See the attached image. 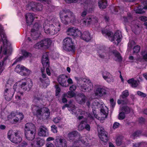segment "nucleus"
<instances>
[{"instance_id": "1", "label": "nucleus", "mask_w": 147, "mask_h": 147, "mask_svg": "<svg viewBox=\"0 0 147 147\" xmlns=\"http://www.w3.org/2000/svg\"><path fill=\"white\" fill-rule=\"evenodd\" d=\"M32 86V81L30 79L27 80L26 79H22L18 81L13 86V88H6L4 90V96L5 99L8 101L11 100L13 96L15 91L17 92L16 98L17 100L21 99V96L23 94L22 91L29 90Z\"/></svg>"}, {"instance_id": "48", "label": "nucleus", "mask_w": 147, "mask_h": 147, "mask_svg": "<svg viewBox=\"0 0 147 147\" xmlns=\"http://www.w3.org/2000/svg\"><path fill=\"white\" fill-rule=\"evenodd\" d=\"M137 93V94L138 95L142 97H145L146 96V95L145 94H144L140 91H138Z\"/></svg>"}, {"instance_id": "2", "label": "nucleus", "mask_w": 147, "mask_h": 147, "mask_svg": "<svg viewBox=\"0 0 147 147\" xmlns=\"http://www.w3.org/2000/svg\"><path fill=\"white\" fill-rule=\"evenodd\" d=\"M3 30V27L0 24V41H2L3 44V46L1 49L0 58L3 57H5L3 60L0 62V75L6 66L8 60L7 57L11 52V49L9 46L10 43L7 40L6 35L2 31Z\"/></svg>"}, {"instance_id": "18", "label": "nucleus", "mask_w": 147, "mask_h": 147, "mask_svg": "<svg viewBox=\"0 0 147 147\" xmlns=\"http://www.w3.org/2000/svg\"><path fill=\"white\" fill-rule=\"evenodd\" d=\"M97 129L98 137L100 140L104 142H107L108 138L106 132L104 131L103 128L100 126H98Z\"/></svg>"}, {"instance_id": "33", "label": "nucleus", "mask_w": 147, "mask_h": 147, "mask_svg": "<svg viewBox=\"0 0 147 147\" xmlns=\"http://www.w3.org/2000/svg\"><path fill=\"white\" fill-rule=\"evenodd\" d=\"M78 102L80 104H83L86 102V101L87 100V97L83 94H81L78 96V98H76Z\"/></svg>"}, {"instance_id": "49", "label": "nucleus", "mask_w": 147, "mask_h": 147, "mask_svg": "<svg viewBox=\"0 0 147 147\" xmlns=\"http://www.w3.org/2000/svg\"><path fill=\"white\" fill-rule=\"evenodd\" d=\"M135 43L133 41H130L128 43V47L129 48H131L134 46Z\"/></svg>"}, {"instance_id": "31", "label": "nucleus", "mask_w": 147, "mask_h": 147, "mask_svg": "<svg viewBox=\"0 0 147 147\" xmlns=\"http://www.w3.org/2000/svg\"><path fill=\"white\" fill-rule=\"evenodd\" d=\"M26 22L28 25H30L34 19V14L32 13H27L25 16Z\"/></svg>"}, {"instance_id": "20", "label": "nucleus", "mask_w": 147, "mask_h": 147, "mask_svg": "<svg viewBox=\"0 0 147 147\" xmlns=\"http://www.w3.org/2000/svg\"><path fill=\"white\" fill-rule=\"evenodd\" d=\"M27 9L32 10L33 11H40L42 10V6L41 4H36L34 2L29 3L27 6Z\"/></svg>"}, {"instance_id": "4", "label": "nucleus", "mask_w": 147, "mask_h": 147, "mask_svg": "<svg viewBox=\"0 0 147 147\" xmlns=\"http://www.w3.org/2000/svg\"><path fill=\"white\" fill-rule=\"evenodd\" d=\"M91 105L93 115L96 119L103 120L106 118L108 113V109L104 105L100 104L98 102L93 100Z\"/></svg>"}, {"instance_id": "53", "label": "nucleus", "mask_w": 147, "mask_h": 147, "mask_svg": "<svg viewBox=\"0 0 147 147\" xmlns=\"http://www.w3.org/2000/svg\"><path fill=\"white\" fill-rule=\"evenodd\" d=\"M140 135V133L138 131H136L134 132L132 135V136L133 138H135L138 136Z\"/></svg>"}, {"instance_id": "64", "label": "nucleus", "mask_w": 147, "mask_h": 147, "mask_svg": "<svg viewBox=\"0 0 147 147\" xmlns=\"http://www.w3.org/2000/svg\"><path fill=\"white\" fill-rule=\"evenodd\" d=\"M143 76L145 79L147 80V73L143 74Z\"/></svg>"}, {"instance_id": "7", "label": "nucleus", "mask_w": 147, "mask_h": 147, "mask_svg": "<svg viewBox=\"0 0 147 147\" xmlns=\"http://www.w3.org/2000/svg\"><path fill=\"white\" fill-rule=\"evenodd\" d=\"M32 109L34 114L40 120L47 119L50 116V110L48 108L45 107L41 109L37 106H33Z\"/></svg>"}, {"instance_id": "57", "label": "nucleus", "mask_w": 147, "mask_h": 147, "mask_svg": "<svg viewBox=\"0 0 147 147\" xmlns=\"http://www.w3.org/2000/svg\"><path fill=\"white\" fill-rule=\"evenodd\" d=\"M143 58L144 59H147V53L144 52L142 54Z\"/></svg>"}, {"instance_id": "6", "label": "nucleus", "mask_w": 147, "mask_h": 147, "mask_svg": "<svg viewBox=\"0 0 147 147\" xmlns=\"http://www.w3.org/2000/svg\"><path fill=\"white\" fill-rule=\"evenodd\" d=\"M42 62L43 67L41 69V71L42 73V77L43 79L40 78V81L42 83L44 87H46L49 84V80L46 77V75L44 73L45 70V67H46V71L47 74L49 76L51 74L50 69L49 61L48 58L47 54L45 53L42 56Z\"/></svg>"}, {"instance_id": "63", "label": "nucleus", "mask_w": 147, "mask_h": 147, "mask_svg": "<svg viewBox=\"0 0 147 147\" xmlns=\"http://www.w3.org/2000/svg\"><path fill=\"white\" fill-rule=\"evenodd\" d=\"M109 147H115L113 144L111 142L109 143Z\"/></svg>"}, {"instance_id": "25", "label": "nucleus", "mask_w": 147, "mask_h": 147, "mask_svg": "<svg viewBox=\"0 0 147 147\" xmlns=\"http://www.w3.org/2000/svg\"><path fill=\"white\" fill-rule=\"evenodd\" d=\"M38 135L40 136L46 137L49 135L48 130L46 127L41 126L39 128Z\"/></svg>"}, {"instance_id": "36", "label": "nucleus", "mask_w": 147, "mask_h": 147, "mask_svg": "<svg viewBox=\"0 0 147 147\" xmlns=\"http://www.w3.org/2000/svg\"><path fill=\"white\" fill-rule=\"evenodd\" d=\"M143 9L147 10V3L144 7H142V6L138 7L136 9H135V11L136 13H143L145 12V11L143 10Z\"/></svg>"}, {"instance_id": "54", "label": "nucleus", "mask_w": 147, "mask_h": 147, "mask_svg": "<svg viewBox=\"0 0 147 147\" xmlns=\"http://www.w3.org/2000/svg\"><path fill=\"white\" fill-rule=\"evenodd\" d=\"M140 19L143 21H145L147 20V17L142 16L140 18Z\"/></svg>"}, {"instance_id": "52", "label": "nucleus", "mask_w": 147, "mask_h": 147, "mask_svg": "<svg viewBox=\"0 0 147 147\" xmlns=\"http://www.w3.org/2000/svg\"><path fill=\"white\" fill-rule=\"evenodd\" d=\"M76 89V86L75 85H73L71 86L69 88V90L70 91L73 92L75 91Z\"/></svg>"}, {"instance_id": "59", "label": "nucleus", "mask_w": 147, "mask_h": 147, "mask_svg": "<svg viewBox=\"0 0 147 147\" xmlns=\"http://www.w3.org/2000/svg\"><path fill=\"white\" fill-rule=\"evenodd\" d=\"M54 140V138H53L51 137H49L47 138L46 140L47 142H49L53 140Z\"/></svg>"}, {"instance_id": "45", "label": "nucleus", "mask_w": 147, "mask_h": 147, "mask_svg": "<svg viewBox=\"0 0 147 147\" xmlns=\"http://www.w3.org/2000/svg\"><path fill=\"white\" fill-rule=\"evenodd\" d=\"M62 119L60 117H57L53 119V121L55 123H57L61 122Z\"/></svg>"}, {"instance_id": "9", "label": "nucleus", "mask_w": 147, "mask_h": 147, "mask_svg": "<svg viewBox=\"0 0 147 147\" xmlns=\"http://www.w3.org/2000/svg\"><path fill=\"white\" fill-rule=\"evenodd\" d=\"M35 129L34 125L31 123H27L25 125V134L26 138L29 140H33L35 137Z\"/></svg>"}, {"instance_id": "22", "label": "nucleus", "mask_w": 147, "mask_h": 147, "mask_svg": "<svg viewBox=\"0 0 147 147\" xmlns=\"http://www.w3.org/2000/svg\"><path fill=\"white\" fill-rule=\"evenodd\" d=\"M67 77L65 75H61L58 77L57 80L59 84L63 87H67L69 86L67 82Z\"/></svg>"}, {"instance_id": "55", "label": "nucleus", "mask_w": 147, "mask_h": 147, "mask_svg": "<svg viewBox=\"0 0 147 147\" xmlns=\"http://www.w3.org/2000/svg\"><path fill=\"white\" fill-rule=\"evenodd\" d=\"M67 84L69 85V84H72L73 83V81L70 78H68V79H67Z\"/></svg>"}, {"instance_id": "46", "label": "nucleus", "mask_w": 147, "mask_h": 147, "mask_svg": "<svg viewBox=\"0 0 147 147\" xmlns=\"http://www.w3.org/2000/svg\"><path fill=\"white\" fill-rule=\"evenodd\" d=\"M52 131L54 133H57V128L56 126L55 125H53L51 126Z\"/></svg>"}, {"instance_id": "24", "label": "nucleus", "mask_w": 147, "mask_h": 147, "mask_svg": "<svg viewBox=\"0 0 147 147\" xmlns=\"http://www.w3.org/2000/svg\"><path fill=\"white\" fill-rule=\"evenodd\" d=\"M97 19L94 16H89L87 19L82 20L81 21V22H82L83 25H86L88 26L91 23L93 24L96 23L97 22Z\"/></svg>"}, {"instance_id": "61", "label": "nucleus", "mask_w": 147, "mask_h": 147, "mask_svg": "<svg viewBox=\"0 0 147 147\" xmlns=\"http://www.w3.org/2000/svg\"><path fill=\"white\" fill-rule=\"evenodd\" d=\"M87 13L85 11H84L82 14V16L83 17H84L86 15V14Z\"/></svg>"}, {"instance_id": "23", "label": "nucleus", "mask_w": 147, "mask_h": 147, "mask_svg": "<svg viewBox=\"0 0 147 147\" xmlns=\"http://www.w3.org/2000/svg\"><path fill=\"white\" fill-rule=\"evenodd\" d=\"M94 93L96 96L98 97H102L107 94V88L98 86L96 88Z\"/></svg>"}, {"instance_id": "58", "label": "nucleus", "mask_w": 147, "mask_h": 147, "mask_svg": "<svg viewBox=\"0 0 147 147\" xmlns=\"http://www.w3.org/2000/svg\"><path fill=\"white\" fill-rule=\"evenodd\" d=\"M47 147H54V145L52 143H48L46 145Z\"/></svg>"}, {"instance_id": "43", "label": "nucleus", "mask_w": 147, "mask_h": 147, "mask_svg": "<svg viewBox=\"0 0 147 147\" xmlns=\"http://www.w3.org/2000/svg\"><path fill=\"white\" fill-rule=\"evenodd\" d=\"M56 88V96H57L59 95L61 91V89L58 85H56L55 86Z\"/></svg>"}, {"instance_id": "40", "label": "nucleus", "mask_w": 147, "mask_h": 147, "mask_svg": "<svg viewBox=\"0 0 147 147\" xmlns=\"http://www.w3.org/2000/svg\"><path fill=\"white\" fill-rule=\"evenodd\" d=\"M116 144L118 146L122 145L123 146H125V144L123 141L122 138L121 137H118L117 138L116 140Z\"/></svg>"}, {"instance_id": "3", "label": "nucleus", "mask_w": 147, "mask_h": 147, "mask_svg": "<svg viewBox=\"0 0 147 147\" xmlns=\"http://www.w3.org/2000/svg\"><path fill=\"white\" fill-rule=\"evenodd\" d=\"M72 101H70L69 102V104H66L63 106L62 107L63 109H64L66 107H68V110L70 111L72 114H74L76 115H81L83 114L84 115L87 117V119L85 121H82L79 124L78 129L80 130H82L85 128V126L86 125V122H90L94 119L93 116L92 115L90 114H88L87 113H85L84 111H82L81 110H79L77 111H76L77 110L76 109L75 107V106L72 105Z\"/></svg>"}, {"instance_id": "10", "label": "nucleus", "mask_w": 147, "mask_h": 147, "mask_svg": "<svg viewBox=\"0 0 147 147\" xmlns=\"http://www.w3.org/2000/svg\"><path fill=\"white\" fill-rule=\"evenodd\" d=\"M63 48L66 51L74 52L75 50L74 43L72 38L67 37L64 39L63 41Z\"/></svg>"}, {"instance_id": "62", "label": "nucleus", "mask_w": 147, "mask_h": 147, "mask_svg": "<svg viewBox=\"0 0 147 147\" xmlns=\"http://www.w3.org/2000/svg\"><path fill=\"white\" fill-rule=\"evenodd\" d=\"M5 128V126L3 125H0V129H3Z\"/></svg>"}, {"instance_id": "12", "label": "nucleus", "mask_w": 147, "mask_h": 147, "mask_svg": "<svg viewBox=\"0 0 147 147\" xmlns=\"http://www.w3.org/2000/svg\"><path fill=\"white\" fill-rule=\"evenodd\" d=\"M102 33L103 34H105L109 37V40L115 44H118L121 40V34L120 32L119 31L116 32L114 36L113 33L110 32L106 33L104 30H102Z\"/></svg>"}, {"instance_id": "8", "label": "nucleus", "mask_w": 147, "mask_h": 147, "mask_svg": "<svg viewBox=\"0 0 147 147\" xmlns=\"http://www.w3.org/2000/svg\"><path fill=\"white\" fill-rule=\"evenodd\" d=\"M60 17L62 22L64 24H67L69 22H73L72 20L75 18L73 13L69 10H63L59 13Z\"/></svg>"}, {"instance_id": "42", "label": "nucleus", "mask_w": 147, "mask_h": 147, "mask_svg": "<svg viewBox=\"0 0 147 147\" xmlns=\"http://www.w3.org/2000/svg\"><path fill=\"white\" fill-rule=\"evenodd\" d=\"M67 97L72 98L75 96V94L74 92L70 91H68L67 94H66Z\"/></svg>"}, {"instance_id": "39", "label": "nucleus", "mask_w": 147, "mask_h": 147, "mask_svg": "<svg viewBox=\"0 0 147 147\" xmlns=\"http://www.w3.org/2000/svg\"><path fill=\"white\" fill-rule=\"evenodd\" d=\"M128 83L133 87H136L138 85V82L136 80H135L133 78L127 81Z\"/></svg>"}, {"instance_id": "44", "label": "nucleus", "mask_w": 147, "mask_h": 147, "mask_svg": "<svg viewBox=\"0 0 147 147\" xmlns=\"http://www.w3.org/2000/svg\"><path fill=\"white\" fill-rule=\"evenodd\" d=\"M140 47L139 46H135L133 49L134 52L135 53H138L140 51Z\"/></svg>"}, {"instance_id": "19", "label": "nucleus", "mask_w": 147, "mask_h": 147, "mask_svg": "<svg viewBox=\"0 0 147 147\" xmlns=\"http://www.w3.org/2000/svg\"><path fill=\"white\" fill-rule=\"evenodd\" d=\"M129 95V92L127 90H125L123 91L122 93V94L120 95L119 98L118 100L117 103L119 105L127 104H129V101L127 99H125Z\"/></svg>"}, {"instance_id": "41", "label": "nucleus", "mask_w": 147, "mask_h": 147, "mask_svg": "<svg viewBox=\"0 0 147 147\" xmlns=\"http://www.w3.org/2000/svg\"><path fill=\"white\" fill-rule=\"evenodd\" d=\"M32 71L25 67L23 73L21 74V75L24 76H28L32 74Z\"/></svg>"}, {"instance_id": "34", "label": "nucleus", "mask_w": 147, "mask_h": 147, "mask_svg": "<svg viewBox=\"0 0 147 147\" xmlns=\"http://www.w3.org/2000/svg\"><path fill=\"white\" fill-rule=\"evenodd\" d=\"M147 146V142H139L133 143L132 147H144Z\"/></svg>"}, {"instance_id": "38", "label": "nucleus", "mask_w": 147, "mask_h": 147, "mask_svg": "<svg viewBox=\"0 0 147 147\" xmlns=\"http://www.w3.org/2000/svg\"><path fill=\"white\" fill-rule=\"evenodd\" d=\"M79 135L77 131H74L70 132L68 134V137L70 140H72L76 139V137Z\"/></svg>"}, {"instance_id": "26", "label": "nucleus", "mask_w": 147, "mask_h": 147, "mask_svg": "<svg viewBox=\"0 0 147 147\" xmlns=\"http://www.w3.org/2000/svg\"><path fill=\"white\" fill-rule=\"evenodd\" d=\"M45 143V141L40 138L35 139L31 144V147H40L43 146Z\"/></svg>"}, {"instance_id": "15", "label": "nucleus", "mask_w": 147, "mask_h": 147, "mask_svg": "<svg viewBox=\"0 0 147 147\" xmlns=\"http://www.w3.org/2000/svg\"><path fill=\"white\" fill-rule=\"evenodd\" d=\"M52 41L50 39H46L38 42L34 46V47L36 49H40L43 47L45 49L49 48L51 45Z\"/></svg>"}, {"instance_id": "27", "label": "nucleus", "mask_w": 147, "mask_h": 147, "mask_svg": "<svg viewBox=\"0 0 147 147\" xmlns=\"http://www.w3.org/2000/svg\"><path fill=\"white\" fill-rule=\"evenodd\" d=\"M130 109L127 106L123 107L121 110V112H120L119 115L118 119L119 120H122L125 117V112L126 113H127L129 112Z\"/></svg>"}, {"instance_id": "5", "label": "nucleus", "mask_w": 147, "mask_h": 147, "mask_svg": "<svg viewBox=\"0 0 147 147\" xmlns=\"http://www.w3.org/2000/svg\"><path fill=\"white\" fill-rule=\"evenodd\" d=\"M45 32L47 34L53 35L60 31V24L56 18H53L49 22L46 20L43 26Z\"/></svg>"}, {"instance_id": "13", "label": "nucleus", "mask_w": 147, "mask_h": 147, "mask_svg": "<svg viewBox=\"0 0 147 147\" xmlns=\"http://www.w3.org/2000/svg\"><path fill=\"white\" fill-rule=\"evenodd\" d=\"M7 135L8 138L13 143H19L22 140V138L19 135L18 132H14L12 130H9Z\"/></svg>"}, {"instance_id": "21", "label": "nucleus", "mask_w": 147, "mask_h": 147, "mask_svg": "<svg viewBox=\"0 0 147 147\" xmlns=\"http://www.w3.org/2000/svg\"><path fill=\"white\" fill-rule=\"evenodd\" d=\"M55 144L57 147H67L65 140L60 136H57L55 141Z\"/></svg>"}, {"instance_id": "28", "label": "nucleus", "mask_w": 147, "mask_h": 147, "mask_svg": "<svg viewBox=\"0 0 147 147\" xmlns=\"http://www.w3.org/2000/svg\"><path fill=\"white\" fill-rule=\"evenodd\" d=\"M109 54L110 58L112 57L111 55L113 54L114 56L113 57L114 59L117 61L120 62L122 60V57L120 53L116 51H113L112 52L109 53Z\"/></svg>"}, {"instance_id": "60", "label": "nucleus", "mask_w": 147, "mask_h": 147, "mask_svg": "<svg viewBox=\"0 0 147 147\" xmlns=\"http://www.w3.org/2000/svg\"><path fill=\"white\" fill-rule=\"evenodd\" d=\"M27 145V144L25 142H23L22 144V147H25Z\"/></svg>"}, {"instance_id": "51", "label": "nucleus", "mask_w": 147, "mask_h": 147, "mask_svg": "<svg viewBox=\"0 0 147 147\" xmlns=\"http://www.w3.org/2000/svg\"><path fill=\"white\" fill-rule=\"evenodd\" d=\"M110 102L112 107H114L115 105V102L114 101V99L113 98L111 99H110Z\"/></svg>"}, {"instance_id": "47", "label": "nucleus", "mask_w": 147, "mask_h": 147, "mask_svg": "<svg viewBox=\"0 0 147 147\" xmlns=\"http://www.w3.org/2000/svg\"><path fill=\"white\" fill-rule=\"evenodd\" d=\"M120 125V124L118 122H115L113 124V129H115L118 128Z\"/></svg>"}, {"instance_id": "14", "label": "nucleus", "mask_w": 147, "mask_h": 147, "mask_svg": "<svg viewBox=\"0 0 147 147\" xmlns=\"http://www.w3.org/2000/svg\"><path fill=\"white\" fill-rule=\"evenodd\" d=\"M24 116L22 113H20L14 112L11 113L8 117V120L13 123H15L22 119Z\"/></svg>"}, {"instance_id": "32", "label": "nucleus", "mask_w": 147, "mask_h": 147, "mask_svg": "<svg viewBox=\"0 0 147 147\" xmlns=\"http://www.w3.org/2000/svg\"><path fill=\"white\" fill-rule=\"evenodd\" d=\"M79 37H81L83 40L87 42H88L91 39L90 36L88 31L84 32L82 34L81 33V36Z\"/></svg>"}, {"instance_id": "30", "label": "nucleus", "mask_w": 147, "mask_h": 147, "mask_svg": "<svg viewBox=\"0 0 147 147\" xmlns=\"http://www.w3.org/2000/svg\"><path fill=\"white\" fill-rule=\"evenodd\" d=\"M23 56H21L16 59L15 62L13 63L12 65L15 64L17 62L21 61L22 60L24 59L25 58L31 56V54L27 52L26 51H22Z\"/></svg>"}, {"instance_id": "11", "label": "nucleus", "mask_w": 147, "mask_h": 147, "mask_svg": "<svg viewBox=\"0 0 147 147\" xmlns=\"http://www.w3.org/2000/svg\"><path fill=\"white\" fill-rule=\"evenodd\" d=\"M75 79L79 82L81 81V89L82 91L90 92L93 89V85L90 81L86 79L79 78L77 77H75Z\"/></svg>"}, {"instance_id": "35", "label": "nucleus", "mask_w": 147, "mask_h": 147, "mask_svg": "<svg viewBox=\"0 0 147 147\" xmlns=\"http://www.w3.org/2000/svg\"><path fill=\"white\" fill-rule=\"evenodd\" d=\"M107 2L106 0H99L98 4L99 8L100 9L105 8L107 6Z\"/></svg>"}, {"instance_id": "56", "label": "nucleus", "mask_w": 147, "mask_h": 147, "mask_svg": "<svg viewBox=\"0 0 147 147\" xmlns=\"http://www.w3.org/2000/svg\"><path fill=\"white\" fill-rule=\"evenodd\" d=\"M90 126L89 125L86 124V125L85 126V128L87 131H90Z\"/></svg>"}, {"instance_id": "17", "label": "nucleus", "mask_w": 147, "mask_h": 147, "mask_svg": "<svg viewBox=\"0 0 147 147\" xmlns=\"http://www.w3.org/2000/svg\"><path fill=\"white\" fill-rule=\"evenodd\" d=\"M66 33L67 35L72 36L74 38L81 36V32L74 27L68 28L66 31Z\"/></svg>"}, {"instance_id": "29", "label": "nucleus", "mask_w": 147, "mask_h": 147, "mask_svg": "<svg viewBox=\"0 0 147 147\" xmlns=\"http://www.w3.org/2000/svg\"><path fill=\"white\" fill-rule=\"evenodd\" d=\"M102 76L103 78L108 82H110L113 80L112 75L106 71L103 72Z\"/></svg>"}, {"instance_id": "37", "label": "nucleus", "mask_w": 147, "mask_h": 147, "mask_svg": "<svg viewBox=\"0 0 147 147\" xmlns=\"http://www.w3.org/2000/svg\"><path fill=\"white\" fill-rule=\"evenodd\" d=\"M24 69L25 67L24 66L21 65H18L15 68V71L21 75V74L23 73V70Z\"/></svg>"}, {"instance_id": "50", "label": "nucleus", "mask_w": 147, "mask_h": 147, "mask_svg": "<svg viewBox=\"0 0 147 147\" xmlns=\"http://www.w3.org/2000/svg\"><path fill=\"white\" fill-rule=\"evenodd\" d=\"M66 96V95L65 94H63L62 96L63 97L62 99V102L64 103L66 102L67 101L66 98H65Z\"/></svg>"}, {"instance_id": "16", "label": "nucleus", "mask_w": 147, "mask_h": 147, "mask_svg": "<svg viewBox=\"0 0 147 147\" xmlns=\"http://www.w3.org/2000/svg\"><path fill=\"white\" fill-rule=\"evenodd\" d=\"M40 24L38 23H36L33 26V28L31 30V38L33 40H36L38 38L40 35L38 30L41 28Z\"/></svg>"}]
</instances>
